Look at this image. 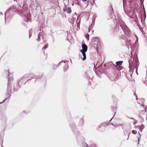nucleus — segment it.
<instances>
[{
  "label": "nucleus",
  "instance_id": "f257e3e1",
  "mask_svg": "<svg viewBox=\"0 0 147 147\" xmlns=\"http://www.w3.org/2000/svg\"><path fill=\"white\" fill-rule=\"evenodd\" d=\"M11 10L14 11H18L20 15L22 17L23 20L25 22L29 21L30 20V11L28 9H22L20 10L16 9V7L12 6L8 9L7 11L5 14V20L6 16L9 14L8 12Z\"/></svg>",
  "mask_w": 147,
  "mask_h": 147
},
{
  "label": "nucleus",
  "instance_id": "f03ea898",
  "mask_svg": "<svg viewBox=\"0 0 147 147\" xmlns=\"http://www.w3.org/2000/svg\"><path fill=\"white\" fill-rule=\"evenodd\" d=\"M8 73L7 79L8 80V83L7 84V94L6 95V98L2 102H0V104L3 102L6 101L11 96V81L13 80V75L11 73L9 72V70L6 71Z\"/></svg>",
  "mask_w": 147,
  "mask_h": 147
},
{
  "label": "nucleus",
  "instance_id": "7ed1b4c3",
  "mask_svg": "<svg viewBox=\"0 0 147 147\" xmlns=\"http://www.w3.org/2000/svg\"><path fill=\"white\" fill-rule=\"evenodd\" d=\"M116 18V16L115 15H113V16L111 17V18H113V19L115 18L116 21L120 24L119 26L121 28L123 32L127 35L129 36L130 33V31L128 28L121 19H118V22H117V18Z\"/></svg>",
  "mask_w": 147,
  "mask_h": 147
},
{
  "label": "nucleus",
  "instance_id": "20e7f679",
  "mask_svg": "<svg viewBox=\"0 0 147 147\" xmlns=\"http://www.w3.org/2000/svg\"><path fill=\"white\" fill-rule=\"evenodd\" d=\"M125 42L127 46L128 45L129 46V45L130 46V47L131 49V54H132V53L133 51H137V48L138 47V43L135 42L133 44V42L131 40H127Z\"/></svg>",
  "mask_w": 147,
  "mask_h": 147
},
{
  "label": "nucleus",
  "instance_id": "39448f33",
  "mask_svg": "<svg viewBox=\"0 0 147 147\" xmlns=\"http://www.w3.org/2000/svg\"><path fill=\"white\" fill-rule=\"evenodd\" d=\"M129 66L131 65H134L137 66L139 65L137 55L136 54H135L134 57L131 58V60L128 61Z\"/></svg>",
  "mask_w": 147,
  "mask_h": 147
},
{
  "label": "nucleus",
  "instance_id": "423d86ee",
  "mask_svg": "<svg viewBox=\"0 0 147 147\" xmlns=\"http://www.w3.org/2000/svg\"><path fill=\"white\" fill-rule=\"evenodd\" d=\"M82 49L80 50V52H86L87 50L88 47L87 46L84 44H82Z\"/></svg>",
  "mask_w": 147,
  "mask_h": 147
},
{
  "label": "nucleus",
  "instance_id": "0eeeda50",
  "mask_svg": "<svg viewBox=\"0 0 147 147\" xmlns=\"http://www.w3.org/2000/svg\"><path fill=\"white\" fill-rule=\"evenodd\" d=\"M40 32H39L38 35V38L37 39V41L38 42H39L40 41V40L42 38L43 39L42 36V32H43L42 30H40Z\"/></svg>",
  "mask_w": 147,
  "mask_h": 147
},
{
  "label": "nucleus",
  "instance_id": "6e6552de",
  "mask_svg": "<svg viewBox=\"0 0 147 147\" xmlns=\"http://www.w3.org/2000/svg\"><path fill=\"white\" fill-rule=\"evenodd\" d=\"M123 62L122 61H117L116 62V65H115V64L113 63L112 62H110L109 63L111 64L112 65L114 66H120L121 65Z\"/></svg>",
  "mask_w": 147,
  "mask_h": 147
},
{
  "label": "nucleus",
  "instance_id": "1a4fd4ad",
  "mask_svg": "<svg viewBox=\"0 0 147 147\" xmlns=\"http://www.w3.org/2000/svg\"><path fill=\"white\" fill-rule=\"evenodd\" d=\"M86 52H84V51L81 52L82 54V55H83V58L82 57V55H81L82 57H80V55L79 56L81 58V59H82L83 60V61L85 60L86 58V53H85Z\"/></svg>",
  "mask_w": 147,
  "mask_h": 147
},
{
  "label": "nucleus",
  "instance_id": "9d476101",
  "mask_svg": "<svg viewBox=\"0 0 147 147\" xmlns=\"http://www.w3.org/2000/svg\"><path fill=\"white\" fill-rule=\"evenodd\" d=\"M84 147H96V145L94 144H92L88 146V145L86 143H85L84 144Z\"/></svg>",
  "mask_w": 147,
  "mask_h": 147
},
{
  "label": "nucleus",
  "instance_id": "9b49d317",
  "mask_svg": "<svg viewBox=\"0 0 147 147\" xmlns=\"http://www.w3.org/2000/svg\"><path fill=\"white\" fill-rule=\"evenodd\" d=\"M63 10L64 11H67V12L68 13H71V8H70L69 7H68V9H67L65 8V9H63Z\"/></svg>",
  "mask_w": 147,
  "mask_h": 147
},
{
  "label": "nucleus",
  "instance_id": "f8f14e48",
  "mask_svg": "<svg viewBox=\"0 0 147 147\" xmlns=\"http://www.w3.org/2000/svg\"><path fill=\"white\" fill-rule=\"evenodd\" d=\"M144 128V126L143 125H141L138 127V129H139V130L141 132H142V130Z\"/></svg>",
  "mask_w": 147,
  "mask_h": 147
},
{
  "label": "nucleus",
  "instance_id": "ddd939ff",
  "mask_svg": "<svg viewBox=\"0 0 147 147\" xmlns=\"http://www.w3.org/2000/svg\"><path fill=\"white\" fill-rule=\"evenodd\" d=\"M1 120L3 123H5L6 120L5 117V116L2 117L1 118Z\"/></svg>",
  "mask_w": 147,
  "mask_h": 147
},
{
  "label": "nucleus",
  "instance_id": "4468645a",
  "mask_svg": "<svg viewBox=\"0 0 147 147\" xmlns=\"http://www.w3.org/2000/svg\"><path fill=\"white\" fill-rule=\"evenodd\" d=\"M68 67L67 64H65L63 67V69L64 71H66L68 69Z\"/></svg>",
  "mask_w": 147,
  "mask_h": 147
},
{
  "label": "nucleus",
  "instance_id": "2eb2a0df",
  "mask_svg": "<svg viewBox=\"0 0 147 147\" xmlns=\"http://www.w3.org/2000/svg\"><path fill=\"white\" fill-rule=\"evenodd\" d=\"M67 62V61H61L57 65V67L59 66L60 65V63H61L63 62H64V63H66Z\"/></svg>",
  "mask_w": 147,
  "mask_h": 147
},
{
  "label": "nucleus",
  "instance_id": "dca6fc26",
  "mask_svg": "<svg viewBox=\"0 0 147 147\" xmlns=\"http://www.w3.org/2000/svg\"><path fill=\"white\" fill-rule=\"evenodd\" d=\"M42 77V76H34V79H39V78H40L41 77Z\"/></svg>",
  "mask_w": 147,
  "mask_h": 147
},
{
  "label": "nucleus",
  "instance_id": "f3484780",
  "mask_svg": "<svg viewBox=\"0 0 147 147\" xmlns=\"http://www.w3.org/2000/svg\"><path fill=\"white\" fill-rule=\"evenodd\" d=\"M115 113H115L114 114V116H113V117L109 121H107V125H108L111 121L112 120V119H113V118L114 117V116L115 115Z\"/></svg>",
  "mask_w": 147,
  "mask_h": 147
},
{
  "label": "nucleus",
  "instance_id": "a211bd4d",
  "mask_svg": "<svg viewBox=\"0 0 147 147\" xmlns=\"http://www.w3.org/2000/svg\"><path fill=\"white\" fill-rule=\"evenodd\" d=\"M48 47V45H46L45 46H44V47L42 48V50H45Z\"/></svg>",
  "mask_w": 147,
  "mask_h": 147
},
{
  "label": "nucleus",
  "instance_id": "6ab92c4d",
  "mask_svg": "<svg viewBox=\"0 0 147 147\" xmlns=\"http://www.w3.org/2000/svg\"><path fill=\"white\" fill-rule=\"evenodd\" d=\"M135 36L136 37V41L135 42H136V43H138V37L136 36L135 35Z\"/></svg>",
  "mask_w": 147,
  "mask_h": 147
},
{
  "label": "nucleus",
  "instance_id": "aec40b11",
  "mask_svg": "<svg viewBox=\"0 0 147 147\" xmlns=\"http://www.w3.org/2000/svg\"><path fill=\"white\" fill-rule=\"evenodd\" d=\"M138 134H139V137L138 138V144H139V140L140 139V134L139 132H138Z\"/></svg>",
  "mask_w": 147,
  "mask_h": 147
},
{
  "label": "nucleus",
  "instance_id": "412c9836",
  "mask_svg": "<svg viewBox=\"0 0 147 147\" xmlns=\"http://www.w3.org/2000/svg\"><path fill=\"white\" fill-rule=\"evenodd\" d=\"M89 35L88 34H87L86 35V38L87 39L88 41L89 40Z\"/></svg>",
  "mask_w": 147,
  "mask_h": 147
},
{
  "label": "nucleus",
  "instance_id": "4be33fe9",
  "mask_svg": "<svg viewBox=\"0 0 147 147\" xmlns=\"http://www.w3.org/2000/svg\"><path fill=\"white\" fill-rule=\"evenodd\" d=\"M132 132L134 134H135L137 133V131L134 130H132Z\"/></svg>",
  "mask_w": 147,
  "mask_h": 147
},
{
  "label": "nucleus",
  "instance_id": "5701e85b",
  "mask_svg": "<svg viewBox=\"0 0 147 147\" xmlns=\"http://www.w3.org/2000/svg\"><path fill=\"white\" fill-rule=\"evenodd\" d=\"M146 15L145 11V10H144V18L145 19L146 18Z\"/></svg>",
  "mask_w": 147,
  "mask_h": 147
},
{
  "label": "nucleus",
  "instance_id": "b1692460",
  "mask_svg": "<svg viewBox=\"0 0 147 147\" xmlns=\"http://www.w3.org/2000/svg\"><path fill=\"white\" fill-rule=\"evenodd\" d=\"M136 16V15L135 14H134L132 15V16H130V15H129V16L130 18H134V17H135Z\"/></svg>",
  "mask_w": 147,
  "mask_h": 147
},
{
  "label": "nucleus",
  "instance_id": "393cba45",
  "mask_svg": "<svg viewBox=\"0 0 147 147\" xmlns=\"http://www.w3.org/2000/svg\"><path fill=\"white\" fill-rule=\"evenodd\" d=\"M107 122H105L102 123V124L104 126H105L106 125H107Z\"/></svg>",
  "mask_w": 147,
  "mask_h": 147
},
{
  "label": "nucleus",
  "instance_id": "a878e982",
  "mask_svg": "<svg viewBox=\"0 0 147 147\" xmlns=\"http://www.w3.org/2000/svg\"><path fill=\"white\" fill-rule=\"evenodd\" d=\"M76 24L77 25V27L78 28H80V27H79L80 25V24L78 23H77V22H76Z\"/></svg>",
  "mask_w": 147,
  "mask_h": 147
},
{
  "label": "nucleus",
  "instance_id": "bb28decb",
  "mask_svg": "<svg viewBox=\"0 0 147 147\" xmlns=\"http://www.w3.org/2000/svg\"><path fill=\"white\" fill-rule=\"evenodd\" d=\"M98 40V38L97 37H96L94 38L93 39V40L94 41L96 40Z\"/></svg>",
  "mask_w": 147,
  "mask_h": 147
},
{
  "label": "nucleus",
  "instance_id": "cd10ccee",
  "mask_svg": "<svg viewBox=\"0 0 147 147\" xmlns=\"http://www.w3.org/2000/svg\"><path fill=\"white\" fill-rule=\"evenodd\" d=\"M32 29H30L29 31V33H31V34L32 33Z\"/></svg>",
  "mask_w": 147,
  "mask_h": 147
},
{
  "label": "nucleus",
  "instance_id": "c85d7f7f",
  "mask_svg": "<svg viewBox=\"0 0 147 147\" xmlns=\"http://www.w3.org/2000/svg\"><path fill=\"white\" fill-rule=\"evenodd\" d=\"M134 95L136 96V100H137V99H138L137 96V95L136 94V93H134Z\"/></svg>",
  "mask_w": 147,
  "mask_h": 147
},
{
  "label": "nucleus",
  "instance_id": "c756f323",
  "mask_svg": "<svg viewBox=\"0 0 147 147\" xmlns=\"http://www.w3.org/2000/svg\"><path fill=\"white\" fill-rule=\"evenodd\" d=\"M135 68L136 69L135 71H136V74H138V73H137V68L136 67H135Z\"/></svg>",
  "mask_w": 147,
  "mask_h": 147
},
{
  "label": "nucleus",
  "instance_id": "7c9ffc66",
  "mask_svg": "<svg viewBox=\"0 0 147 147\" xmlns=\"http://www.w3.org/2000/svg\"><path fill=\"white\" fill-rule=\"evenodd\" d=\"M102 125V123L101 124H100V125H99V126H98V128H100L101 127Z\"/></svg>",
  "mask_w": 147,
  "mask_h": 147
},
{
  "label": "nucleus",
  "instance_id": "2f4dec72",
  "mask_svg": "<svg viewBox=\"0 0 147 147\" xmlns=\"http://www.w3.org/2000/svg\"><path fill=\"white\" fill-rule=\"evenodd\" d=\"M24 78H25L24 77L22 78V79L18 81V84L20 82L21 80H24Z\"/></svg>",
  "mask_w": 147,
  "mask_h": 147
},
{
  "label": "nucleus",
  "instance_id": "473e14b6",
  "mask_svg": "<svg viewBox=\"0 0 147 147\" xmlns=\"http://www.w3.org/2000/svg\"><path fill=\"white\" fill-rule=\"evenodd\" d=\"M123 6L124 9V10L125 9V8H124L125 2H124V0H123Z\"/></svg>",
  "mask_w": 147,
  "mask_h": 147
},
{
  "label": "nucleus",
  "instance_id": "72a5a7b5",
  "mask_svg": "<svg viewBox=\"0 0 147 147\" xmlns=\"http://www.w3.org/2000/svg\"><path fill=\"white\" fill-rule=\"evenodd\" d=\"M129 119H132L134 121H135V120H136L134 118H132V117L130 118Z\"/></svg>",
  "mask_w": 147,
  "mask_h": 147
},
{
  "label": "nucleus",
  "instance_id": "f704fd0d",
  "mask_svg": "<svg viewBox=\"0 0 147 147\" xmlns=\"http://www.w3.org/2000/svg\"><path fill=\"white\" fill-rule=\"evenodd\" d=\"M91 27H92V25H91L89 26V28H88L89 32L90 30V28Z\"/></svg>",
  "mask_w": 147,
  "mask_h": 147
},
{
  "label": "nucleus",
  "instance_id": "c9c22d12",
  "mask_svg": "<svg viewBox=\"0 0 147 147\" xmlns=\"http://www.w3.org/2000/svg\"><path fill=\"white\" fill-rule=\"evenodd\" d=\"M134 121V123H133V124H134V125H135V124L136 123V120H135V121Z\"/></svg>",
  "mask_w": 147,
  "mask_h": 147
},
{
  "label": "nucleus",
  "instance_id": "e433bc0d",
  "mask_svg": "<svg viewBox=\"0 0 147 147\" xmlns=\"http://www.w3.org/2000/svg\"><path fill=\"white\" fill-rule=\"evenodd\" d=\"M31 33H29V38H30L31 37Z\"/></svg>",
  "mask_w": 147,
  "mask_h": 147
},
{
  "label": "nucleus",
  "instance_id": "4c0bfd02",
  "mask_svg": "<svg viewBox=\"0 0 147 147\" xmlns=\"http://www.w3.org/2000/svg\"><path fill=\"white\" fill-rule=\"evenodd\" d=\"M123 124H117V125H118L119 126H121Z\"/></svg>",
  "mask_w": 147,
  "mask_h": 147
},
{
  "label": "nucleus",
  "instance_id": "58836bf2",
  "mask_svg": "<svg viewBox=\"0 0 147 147\" xmlns=\"http://www.w3.org/2000/svg\"><path fill=\"white\" fill-rule=\"evenodd\" d=\"M111 124L112 125L114 126H115V125L113 123H111Z\"/></svg>",
  "mask_w": 147,
  "mask_h": 147
},
{
  "label": "nucleus",
  "instance_id": "ea45409f",
  "mask_svg": "<svg viewBox=\"0 0 147 147\" xmlns=\"http://www.w3.org/2000/svg\"><path fill=\"white\" fill-rule=\"evenodd\" d=\"M80 121H81V122H83V119H80Z\"/></svg>",
  "mask_w": 147,
  "mask_h": 147
},
{
  "label": "nucleus",
  "instance_id": "a19ab883",
  "mask_svg": "<svg viewBox=\"0 0 147 147\" xmlns=\"http://www.w3.org/2000/svg\"><path fill=\"white\" fill-rule=\"evenodd\" d=\"M70 61L71 63H72V61H71V60L70 59Z\"/></svg>",
  "mask_w": 147,
  "mask_h": 147
},
{
  "label": "nucleus",
  "instance_id": "79ce46f5",
  "mask_svg": "<svg viewBox=\"0 0 147 147\" xmlns=\"http://www.w3.org/2000/svg\"><path fill=\"white\" fill-rule=\"evenodd\" d=\"M129 135L128 136V138L127 139V140H128V138H129Z\"/></svg>",
  "mask_w": 147,
  "mask_h": 147
},
{
  "label": "nucleus",
  "instance_id": "37998d69",
  "mask_svg": "<svg viewBox=\"0 0 147 147\" xmlns=\"http://www.w3.org/2000/svg\"><path fill=\"white\" fill-rule=\"evenodd\" d=\"M140 30L142 32V30H141V29L140 28Z\"/></svg>",
  "mask_w": 147,
  "mask_h": 147
},
{
  "label": "nucleus",
  "instance_id": "c03bdc74",
  "mask_svg": "<svg viewBox=\"0 0 147 147\" xmlns=\"http://www.w3.org/2000/svg\"><path fill=\"white\" fill-rule=\"evenodd\" d=\"M105 66H106L105 64H104V66L105 67Z\"/></svg>",
  "mask_w": 147,
  "mask_h": 147
},
{
  "label": "nucleus",
  "instance_id": "a18cd8bd",
  "mask_svg": "<svg viewBox=\"0 0 147 147\" xmlns=\"http://www.w3.org/2000/svg\"><path fill=\"white\" fill-rule=\"evenodd\" d=\"M146 74H147V70H146Z\"/></svg>",
  "mask_w": 147,
  "mask_h": 147
},
{
  "label": "nucleus",
  "instance_id": "49530a36",
  "mask_svg": "<svg viewBox=\"0 0 147 147\" xmlns=\"http://www.w3.org/2000/svg\"><path fill=\"white\" fill-rule=\"evenodd\" d=\"M143 9H144V10H145V9L144 7L143 8Z\"/></svg>",
  "mask_w": 147,
  "mask_h": 147
},
{
  "label": "nucleus",
  "instance_id": "de8ad7c7",
  "mask_svg": "<svg viewBox=\"0 0 147 147\" xmlns=\"http://www.w3.org/2000/svg\"><path fill=\"white\" fill-rule=\"evenodd\" d=\"M2 147H3V145H2Z\"/></svg>",
  "mask_w": 147,
  "mask_h": 147
},
{
  "label": "nucleus",
  "instance_id": "09e8293b",
  "mask_svg": "<svg viewBox=\"0 0 147 147\" xmlns=\"http://www.w3.org/2000/svg\"><path fill=\"white\" fill-rule=\"evenodd\" d=\"M131 75H132V74L130 75L131 76Z\"/></svg>",
  "mask_w": 147,
  "mask_h": 147
},
{
  "label": "nucleus",
  "instance_id": "8fccbe9b",
  "mask_svg": "<svg viewBox=\"0 0 147 147\" xmlns=\"http://www.w3.org/2000/svg\"><path fill=\"white\" fill-rule=\"evenodd\" d=\"M9 100V99H8V101Z\"/></svg>",
  "mask_w": 147,
  "mask_h": 147
},
{
  "label": "nucleus",
  "instance_id": "3c124183",
  "mask_svg": "<svg viewBox=\"0 0 147 147\" xmlns=\"http://www.w3.org/2000/svg\"><path fill=\"white\" fill-rule=\"evenodd\" d=\"M1 13L2 14V13Z\"/></svg>",
  "mask_w": 147,
  "mask_h": 147
},
{
  "label": "nucleus",
  "instance_id": "603ef678",
  "mask_svg": "<svg viewBox=\"0 0 147 147\" xmlns=\"http://www.w3.org/2000/svg\"><path fill=\"white\" fill-rule=\"evenodd\" d=\"M146 82H147V81H146Z\"/></svg>",
  "mask_w": 147,
  "mask_h": 147
}]
</instances>
